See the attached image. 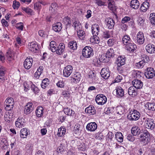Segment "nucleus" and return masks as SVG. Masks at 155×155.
Masks as SVG:
<instances>
[{
	"label": "nucleus",
	"instance_id": "3c124183",
	"mask_svg": "<svg viewBox=\"0 0 155 155\" xmlns=\"http://www.w3.org/2000/svg\"><path fill=\"white\" fill-rule=\"evenodd\" d=\"M150 20L152 24L155 25V13H153L150 14Z\"/></svg>",
	"mask_w": 155,
	"mask_h": 155
},
{
	"label": "nucleus",
	"instance_id": "393cba45",
	"mask_svg": "<svg viewBox=\"0 0 155 155\" xmlns=\"http://www.w3.org/2000/svg\"><path fill=\"white\" fill-rule=\"evenodd\" d=\"M140 4L137 0H132L131 1L130 6L131 8L134 9H137Z\"/></svg>",
	"mask_w": 155,
	"mask_h": 155
},
{
	"label": "nucleus",
	"instance_id": "37998d69",
	"mask_svg": "<svg viewBox=\"0 0 155 155\" xmlns=\"http://www.w3.org/2000/svg\"><path fill=\"white\" fill-rule=\"evenodd\" d=\"M64 111L65 114L68 115L73 116L74 115L75 112L72 109L68 108H66L64 109Z\"/></svg>",
	"mask_w": 155,
	"mask_h": 155
},
{
	"label": "nucleus",
	"instance_id": "ddd939ff",
	"mask_svg": "<svg viewBox=\"0 0 155 155\" xmlns=\"http://www.w3.org/2000/svg\"><path fill=\"white\" fill-rule=\"evenodd\" d=\"M97 125L96 123L91 122L88 123L86 127L87 130L90 131H94L97 128Z\"/></svg>",
	"mask_w": 155,
	"mask_h": 155
},
{
	"label": "nucleus",
	"instance_id": "ea45409f",
	"mask_svg": "<svg viewBox=\"0 0 155 155\" xmlns=\"http://www.w3.org/2000/svg\"><path fill=\"white\" fill-rule=\"evenodd\" d=\"M49 81L47 78L43 79L41 84V86L42 88L45 89L49 85Z\"/></svg>",
	"mask_w": 155,
	"mask_h": 155
},
{
	"label": "nucleus",
	"instance_id": "e2e57ef3",
	"mask_svg": "<svg viewBox=\"0 0 155 155\" xmlns=\"http://www.w3.org/2000/svg\"><path fill=\"white\" fill-rule=\"evenodd\" d=\"M20 5V4L19 2H17L16 1H13L12 7L14 9H18Z\"/></svg>",
	"mask_w": 155,
	"mask_h": 155
},
{
	"label": "nucleus",
	"instance_id": "4be33fe9",
	"mask_svg": "<svg viewBox=\"0 0 155 155\" xmlns=\"http://www.w3.org/2000/svg\"><path fill=\"white\" fill-rule=\"evenodd\" d=\"M62 28V25L60 22H57L52 25L53 30L56 32L60 31Z\"/></svg>",
	"mask_w": 155,
	"mask_h": 155
},
{
	"label": "nucleus",
	"instance_id": "bb28decb",
	"mask_svg": "<svg viewBox=\"0 0 155 155\" xmlns=\"http://www.w3.org/2000/svg\"><path fill=\"white\" fill-rule=\"evenodd\" d=\"M72 25L74 27L75 30L76 31L79 30L82 28L81 23L78 19L74 21Z\"/></svg>",
	"mask_w": 155,
	"mask_h": 155
},
{
	"label": "nucleus",
	"instance_id": "338daca9",
	"mask_svg": "<svg viewBox=\"0 0 155 155\" xmlns=\"http://www.w3.org/2000/svg\"><path fill=\"white\" fill-rule=\"evenodd\" d=\"M130 20V18L128 16H125L122 18L121 22L122 24H124Z\"/></svg>",
	"mask_w": 155,
	"mask_h": 155
},
{
	"label": "nucleus",
	"instance_id": "a211bd4d",
	"mask_svg": "<svg viewBox=\"0 0 155 155\" xmlns=\"http://www.w3.org/2000/svg\"><path fill=\"white\" fill-rule=\"evenodd\" d=\"M147 51L151 54L155 53V46L151 44H148L146 46Z\"/></svg>",
	"mask_w": 155,
	"mask_h": 155
},
{
	"label": "nucleus",
	"instance_id": "864d4df0",
	"mask_svg": "<svg viewBox=\"0 0 155 155\" xmlns=\"http://www.w3.org/2000/svg\"><path fill=\"white\" fill-rule=\"evenodd\" d=\"M81 130L80 125L79 124H77L75 125L74 127V131L76 134L79 133Z\"/></svg>",
	"mask_w": 155,
	"mask_h": 155
},
{
	"label": "nucleus",
	"instance_id": "49530a36",
	"mask_svg": "<svg viewBox=\"0 0 155 155\" xmlns=\"http://www.w3.org/2000/svg\"><path fill=\"white\" fill-rule=\"evenodd\" d=\"M125 112L124 108L122 106H118L116 108V112L120 115L123 114Z\"/></svg>",
	"mask_w": 155,
	"mask_h": 155
},
{
	"label": "nucleus",
	"instance_id": "e433bc0d",
	"mask_svg": "<svg viewBox=\"0 0 155 155\" xmlns=\"http://www.w3.org/2000/svg\"><path fill=\"white\" fill-rule=\"evenodd\" d=\"M68 47L70 49L74 50L77 49V45L75 41H72L69 42L68 44Z\"/></svg>",
	"mask_w": 155,
	"mask_h": 155
},
{
	"label": "nucleus",
	"instance_id": "5701e85b",
	"mask_svg": "<svg viewBox=\"0 0 155 155\" xmlns=\"http://www.w3.org/2000/svg\"><path fill=\"white\" fill-rule=\"evenodd\" d=\"M126 48L127 51L130 52H133L137 48V46L135 44L131 42L126 45Z\"/></svg>",
	"mask_w": 155,
	"mask_h": 155
},
{
	"label": "nucleus",
	"instance_id": "a878e982",
	"mask_svg": "<svg viewBox=\"0 0 155 155\" xmlns=\"http://www.w3.org/2000/svg\"><path fill=\"white\" fill-rule=\"evenodd\" d=\"M149 4L148 2L146 1L143 2L141 5L140 7V10L141 11L145 12L149 8Z\"/></svg>",
	"mask_w": 155,
	"mask_h": 155
},
{
	"label": "nucleus",
	"instance_id": "dca6fc26",
	"mask_svg": "<svg viewBox=\"0 0 155 155\" xmlns=\"http://www.w3.org/2000/svg\"><path fill=\"white\" fill-rule=\"evenodd\" d=\"M4 116L5 120L9 122L10 121L13 115V113L12 110H6Z\"/></svg>",
	"mask_w": 155,
	"mask_h": 155
},
{
	"label": "nucleus",
	"instance_id": "c03bdc74",
	"mask_svg": "<svg viewBox=\"0 0 155 155\" xmlns=\"http://www.w3.org/2000/svg\"><path fill=\"white\" fill-rule=\"evenodd\" d=\"M108 7L111 10L114 11L116 9V7L114 5V2L112 0L108 1Z\"/></svg>",
	"mask_w": 155,
	"mask_h": 155
},
{
	"label": "nucleus",
	"instance_id": "4d7b16f0",
	"mask_svg": "<svg viewBox=\"0 0 155 155\" xmlns=\"http://www.w3.org/2000/svg\"><path fill=\"white\" fill-rule=\"evenodd\" d=\"M145 65L143 61H140L139 62L136 63V66L138 68H142Z\"/></svg>",
	"mask_w": 155,
	"mask_h": 155
},
{
	"label": "nucleus",
	"instance_id": "f257e3e1",
	"mask_svg": "<svg viewBox=\"0 0 155 155\" xmlns=\"http://www.w3.org/2000/svg\"><path fill=\"white\" fill-rule=\"evenodd\" d=\"M150 140V136L149 133L147 130H144L143 133L140 135V141L143 145L148 144Z\"/></svg>",
	"mask_w": 155,
	"mask_h": 155
},
{
	"label": "nucleus",
	"instance_id": "f03ea898",
	"mask_svg": "<svg viewBox=\"0 0 155 155\" xmlns=\"http://www.w3.org/2000/svg\"><path fill=\"white\" fill-rule=\"evenodd\" d=\"M140 117V114L139 112L134 110L130 111L127 115V118L130 120H137Z\"/></svg>",
	"mask_w": 155,
	"mask_h": 155
},
{
	"label": "nucleus",
	"instance_id": "9b49d317",
	"mask_svg": "<svg viewBox=\"0 0 155 155\" xmlns=\"http://www.w3.org/2000/svg\"><path fill=\"white\" fill-rule=\"evenodd\" d=\"M32 58L30 57H27L25 60L24 63V66L25 68L27 69H29L32 65Z\"/></svg>",
	"mask_w": 155,
	"mask_h": 155
},
{
	"label": "nucleus",
	"instance_id": "79ce46f5",
	"mask_svg": "<svg viewBox=\"0 0 155 155\" xmlns=\"http://www.w3.org/2000/svg\"><path fill=\"white\" fill-rule=\"evenodd\" d=\"M57 8H58L57 4L55 3H52L49 7V10L51 13L54 14L55 12H56Z\"/></svg>",
	"mask_w": 155,
	"mask_h": 155
},
{
	"label": "nucleus",
	"instance_id": "a18cd8bd",
	"mask_svg": "<svg viewBox=\"0 0 155 155\" xmlns=\"http://www.w3.org/2000/svg\"><path fill=\"white\" fill-rule=\"evenodd\" d=\"M115 137L117 140L119 142H122L123 140V136L120 132H117L115 135Z\"/></svg>",
	"mask_w": 155,
	"mask_h": 155
},
{
	"label": "nucleus",
	"instance_id": "bf43d9fd",
	"mask_svg": "<svg viewBox=\"0 0 155 155\" xmlns=\"http://www.w3.org/2000/svg\"><path fill=\"white\" fill-rule=\"evenodd\" d=\"M77 31V33L78 37L80 38H81V37L83 38V36L85 34L84 31L81 30V29H80L79 30H78L76 31Z\"/></svg>",
	"mask_w": 155,
	"mask_h": 155
},
{
	"label": "nucleus",
	"instance_id": "680f3d73",
	"mask_svg": "<svg viewBox=\"0 0 155 155\" xmlns=\"http://www.w3.org/2000/svg\"><path fill=\"white\" fill-rule=\"evenodd\" d=\"M145 20L141 17H139L137 20L138 24L140 26H143L144 24Z\"/></svg>",
	"mask_w": 155,
	"mask_h": 155
},
{
	"label": "nucleus",
	"instance_id": "39448f33",
	"mask_svg": "<svg viewBox=\"0 0 155 155\" xmlns=\"http://www.w3.org/2000/svg\"><path fill=\"white\" fill-rule=\"evenodd\" d=\"M95 101L99 105H102L105 104L107 101L106 97L103 94H98L95 98Z\"/></svg>",
	"mask_w": 155,
	"mask_h": 155
},
{
	"label": "nucleus",
	"instance_id": "0eeeda50",
	"mask_svg": "<svg viewBox=\"0 0 155 155\" xmlns=\"http://www.w3.org/2000/svg\"><path fill=\"white\" fill-rule=\"evenodd\" d=\"M116 63L117 64V70L118 71L120 70V71H120V72H122V69L120 67L125 64V58L121 56L118 57L117 59Z\"/></svg>",
	"mask_w": 155,
	"mask_h": 155
},
{
	"label": "nucleus",
	"instance_id": "72a5a7b5",
	"mask_svg": "<svg viewBox=\"0 0 155 155\" xmlns=\"http://www.w3.org/2000/svg\"><path fill=\"white\" fill-rule=\"evenodd\" d=\"M140 130L138 126L134 127L131 130V133L134 136L139 135L140 133Z\"/></svg>",
	"mask_w": 155,
	"mask_h": 155
},
{
	"label": "nucleus",
	"instance_id": "7c9ffc66",
	"mask_svg": "<svg viewBox=\"0 0 155 155\" xmlns=\"http://www.w3.org/2000/svg\"><path fill=\"white\" fill-rule=\"evenodd\" d=\"M131 40L130 36L128 35H125L123 36L122 38V41L123 44L126 45L130 43Z\"/></svg>",
	"mask_w": 155,
	"mask_h": 155
},
{
	"label": "nucleus",
	"instance_id": "f704fd0d",
	"mask_svg": "<svg viewBox=\"0 0 155 155\" xmlns=\"http://www.w3.org/2000/svg\"><path fill=\"white\" fill-rule=\"evenodd\" d=\"M81 76L78 73H76L73 75L72 79L74 83H78L80 80Z\"/></svg>",
	"mask_w": 155,
	"mask_h": 155
},
{
	"label": "nucleus",
	"instance_id": "a19ab883",
	"mask_svg": "<svg viewBox=\"0 0 155 155\" xmlns=\"http://www.w3.org/2000/svg\"><path fill=\"white\" fill-rule=\"evenodd\" d=\"M43 67L42 66H40L38 68L35 74V77L38 79L39 78L41 74L42 71L43 69Z\"/></svg>",
	"mask_w": 155,
	"mask_h": 155
},
{
	"label": "nucleus",
	"instance_id": "aec40b11",
	"mask_svg": "<svg viewBox=\"0 0 155 155\" xmlns=\"http://www.w3.org/2000/svg\"><path fill=\"white\" fill-rule=\"evenodd\" d=\"M85 111V112L88 114L89 115H94L96 113V110L92 105L89 106L86 108Z\"/></svg>",
	"mask_w": 155,
	"mask_h": 155
},
{
	"label": "nucleus",
	"instance_id": "f3484780",
	"mask_svg": "<svg viewBox=\"0 0 155 155\" xmlns=\"http://www.w3.org/2000/svg\"><path fill=\"white\" fill-rule=\"evenodd\" d=\"M132 84L137 89H140L142 88L143 86V83L140 80L138 79L134 80Z\"/></svg>",
	"mask_w": 155,
	"mask_h": 155
},
{
	"label": "nucleus",
	"instance_id": "4468645a",
	"mask_svg": "<svg viewBox=\"0 0 155 155\" xmlns=\"http://www.w3.org/2000/svg\"><path fill=\"white\" fill-rule=\"evenodd\" d=\"M33 104L32 103L29 102L25 106L24 113L28 114L31 113L33 110Z\"/></svg>",
	"mask_w": 155,
	"mask_h": 155
},
{
	"label": "nucleus",
	"instance_id": "6ab92c4d",
	"mask_svg": "<svg viewBox=\"0 0 155 155\" xmlns=\"http://www.w3.org/2000/svg\"><path fill=\"white\" fill-rule=\"evenodd\" d=\"M30 134V130L25 128L21 129L20 132V137L23 138H26Z\"/></svg>",
	"mask_w": 155,
	"mask_h": 155
},
{
	"label": "nucleus",
	"instance_id": "5fc2aeb1",
	"mask_svg": "<svg viewBox=\"0 0 155 155\" xmlns=\"http://www.w3.org/2000/svg\"><path fill=\"white\" fill-rule=\"evenodd\" d=\"M4 75V73L3 69L0 68V82H2L4 81L5 80L3 77Z\"/></svg>",
	"mask_w": 155,
	"mask_h": 155
},
{
	"label": "nucleus",
	"instance_id": "473e14b6",
	"mask_svg": "<svg viewBox=\"0 0 155 155\" xmlns=\"http://www.w3.org/2000/svg\"><path fill=\"white\" fill-rule=\"evenodd\" d=\"M66 132V129L64 127H61L58 129V132L57 135L58 137H62L65 134Z\"/></svg>",
	"mask_w": 155,
	"mask_h": 155
},
{
	"label": "nucleus",
	"instance_id": "6e6d98bb",
	"mask_svg": "<svg viewBox=\"0 0 155 155\" xmlns=\"http://www.w3.org/2000/svg\"><path fill=\"white\" fill-rule=\"evenodd\" d=\"M34 9L35 10H38L39 11H40L41 8V5L40 4V3L39 2H37L34 4Z\"/></svg>",
	"mask_w": 155,
	"mask_h": 155
},
{
	"label": "nucleus",
	"instance_id": "774afa93",
	"mask_svg": "<svg viewBox=\"0 0 155 155\" xmlns=\"http://www.w3.org/2000/svg\"><path fill=\"white\" fill-rule=\"evenodd\" d=\"M15 124L17 127H19V128H22L24 124V122L16 121Z\"/></svg>",
	"mask_w": 155,
	"mask_h": 155
},
{
	"label": "nucleus",
	"instance_id": "20e7f679",
	"mask_svg": "<svg viewBox=\"0 0 155 155\" xmlns=\"http://www.w3.org/2000/svg\"><path fill=\"white\" fill-rule=\"evenodd\" d=\"M4 107L6 110H12L14 105V100L12 97L7 98L4 102Z\"/></svg>",
	"mask_w": 155,
	"mask_h": 155
},
{
	"label": "nucleus",
	"instance_id": "cd10ccee",
	"mask_svg": "<svg viewBox=\"0 0 155 155\" xmlns=\"http://www.w3.org/2000/svg\"><path fill=\"white\" fill-rule=\"evenodd\" d=\"M128 93L129 95L132 97H134L137 94V90H135L134 87H130L128 90Z\"/></svg>",
	"mask_w": 155,
	"mask_h": 155
},
{
	"label": "nucleus",
	"instance_id": "b1692460",
	"mask_svg": "<svg viewBox=\"0 0 155 155\" xmlns=\"http://www.w3.org/2000/svg\"><path fill=\"white\" fill-rule=\"evenodd\" d=\"M115 90H116L117 96V97H122L124 95V91L121 87H118L116 88Z\"/></svg>",
	"mask_w": 155,
	"mask_h": 155
},
{
	"label": "nucleus",
	"instance_id": "6e6552de",
	"mask_svg": "<svg viewBox=\"0 0 155 155\" xmlns=\"http://www.w3.org/2000/svg\"><path fill=\"white\" fill-rule=\"evenodd\" d=\"M145 75L147 78H152L155 75V71L152 68H148L145 72Z\"/></svg>",
	"mask_w": 155,
	"mask_h": 155
},
{
	"label": "nucleus",
	"instance_id": "c756f323",
	"mask_svg": "<svg viewBox=\"0 0 155 155\" xmlns=\"http://www.w3.org/2000/svg\"><path fill=\"white\" fill-rule=\"evenodd\" d=\"M29 49L32 52H35L37 50L38 47L37 45L34 42H31L28 44Z\"/></svg>",
	"mask_w": 155,
	"mask_h": 155
},
{
	"label": "nucleus",
	"instance_id": "f8f14e48",
	"mask_svg": "<svg viewBox=\"0 0 155 155\" xmlns=\"http://www.w3.org/2000/svg\"><path fill=\"white\" fill-rule=\"evenodd\" d=\"M101 74L102 78L107 79L110 77V72L108 68H104L101 70Z\"/></svg>",
	"mask_w": 155,
	"mask_h": 155
},
{
	"label": "nucleus",
	"instance_id": "8fccbe9b",
	"mask_svg": "<svg viewBox=\"0 0 155 155\" xmlns=\"http://www.w3.org/2000/svg\"><path fill=\"white\" fill-rule=\"evenodd\" d=\"M89 78L92 82H95L97 79L96 74L93 72H91L89 75Z\"/></svg>",
	"mask_w": 155,
	"mask_h": 155
},
{
	"label": "nucleus",
	"instance_id": "603ef678",
	"mask_svg": "<svg viewBox=\"0 0 155 155\" xmlns=\"http://www.w3.org/2000/svg\"><path fill=\"white\" fill-rule=\"evenodd\" d=\"M116 40L114 38H110L107 41V44L109 46H112L116 43Z\"/></svg>",
	"mask_w": 155,
	"mask_h": 155
},
{
	"label": "nucleus",
	"instance_id": "9d476101",
	"mask_svg": "<svg viewBox=\"0 0 155 155\" xmlns=\"http://www.w3.org/2000/svg\"><path fill=\"white\" fill-rule=\"evenodd\" d=\"M137 43L141 45L144 43L145 38L143 33L142 32L140 31L137 33Z\"/></svg>",
	"mask_w": 155,
	"mask_h": 155
},
{
	"label": "nucleus",
	"instance_id": "2f4dec72",
	"mask_svg": "<svg viewBox=\"0 0 155 155\" xmlns=\"http://www.w3.org/2000/svg\"><path fill=\"white\" fill-rule=\"evenodd\" d=\"M43 114V108L41 106H39L37 107L36 110V114L38 117H41Z\"/></svg>",
	"mask_w": 155,
	"mask_h": 155
},
{
	"label": "nucleus",
	"instance_id": "c85d7f7f",
	"mask_svg": "<svg viewBox=\"0 0 155 155\" xmlns=\"http://www.w3.org/2000/svg\"><path fill=\"white\" fill-rule=\"evenodd\" d=\"M65 45L63 43H60L57 49L56 53L58 55L61 54L64 51Z\"/></svg>",
	"mask_w": 155,
	"mask_h": 155
},
{
	"label": "nucleus",
	"instance_id": "4c0bfd02",
	"mask_svg": "<svg viewBox=\"0 0 155 155\" xmlns=\"http://www.w3.org/2000/svg\"><path fill=\"white\" fill-rule=\"evenodd\" d=\"M115 55L114 51L112 48L108 49L106 53V58H113Z\"/></svg>",
	"mask_w": 155,
	"mask_h": 155
},
{
	"label": "nucleus",
	"instance_id": "58836bf2",
	"mask_svg": "<svg viewBox=\"0 0 155 155\" xmlns=\"http://www.w3.org/2000/svg\"><path fill=\"white\" fill-rule=\"evenodd\" d=\"M90 42L93 44H98L100 42V39L97 36H94L91 37L90 39Z\"/></svg>",
	"mask_w": 155,
	"mask_h": 155
},
{
	"label": "nucleus",
	"instance_id": "de8ad7c7",
	"mask_svg": "<svg viewBox=\"0 0 155 155\" xmlns=\"http://www.w3.org/2000/svg\"><path fill=\"white\" fill-rule=\"evenodd\" d=\"M146 107L149 110H155V103H148L147 104Z\"/></svg>",
	"mask_w": 155,
	"mask_h": 155
},
{
	"label": "nucleus",
	"instance_id": "1a4fd4ad",
	"mask_svg": "<svg viewBox=\"0 0 155 155\" xmlns=\"http://www.w3.org/2000/svg\"><path fill=\"white\" fill-rule=\"evenodd\" d=\"M73 69L71 65H68L65 67L63 70V75L66 77H68L70 76L72 72Z\"/></svg>",
	"mask_w": 155,
	"mask_h": 155
},
{
	"label": "nucleus",
	"instance_id": "2eb2a0df",
	"mask_svg": "<svg viewBox=\"0 0 155 155\" xmlns=\"http://www.w3.org/2000/svg\"><path fill=\"white\" fill-rule=\"evenodd\" d=\"M107 27L109 29L113 28L115 25V22L114 20L110 18H107L105 20Z\"/></svg>",
	"mask_w": 155,
	"mask_h": 155
},
{
	"label": "nucleus",
	"instance_id": "052dcab7",
	"mask_svg": "<svg viewBox=\"0 0 155 155\" xmlns=\"http://www.w3.org/2000/svg\"><path fill=\"white\" fill-rule=\"evenodd\" d=\"M22 10L28 14H31L33 10L29 7H22Z\"/></svg>",
	"mask_w": 155,
	"mask_h": 155
},
{
	"label": "nucleus",
	"instance_id": "09e8293b",
	"mask_svg": "<svg viewBox=\"0 0 155 155\" xmlns=\"http://www.w3.org/2000/svg\"><path fill=\"white\" fill-rule=\"evenodd\" d=\"M31 85L30 82H24L23 85L25 91H27L30 89V87L31 88Z\"/></svg>",
	"mask_w": 155,
	"mask_h": 155
},
{
	"label": "nucleus",
	"instance_id": "412c9836",
	"mask_svg": "<svg viewBox=\"0 0 155 155\" xmlns=\"http://www.w3.org/2000/svg\"><path fill=\"white\" fill-rule=\"evenodd\" d=\"M92 32L94 36H97L100 31L99 26L97 24H94L92 26Z\"/></svg>",
	"mask_w": 155,
	"mask_h": 155
},
{
	"label": "nucleus",
	"instance_id": "69168bd1",
	"mask_svg": "<svg viewBox=\"0 0 155 155\" xmlns=\"http://www.w3.org/2000/svg\"><path fill=\"white\" fill-rule=\"evenodd\" d=\"M103 37L106 38H107L110 37L109 31H106L104 32L103 34Z\"/></svg>",
	"mask_w": 155,
	"mask_h": 155
},
{
	"label": "nucleus",
	"instance_id": "13d9d810",
	"mask_svg": "<svg viewBox=\"0 0 155 155\" xmlns=\"http://www.w3.org/2000/svg\"><path fill=\"white\" fill-rule=\"evenodd\" d=\"M31 89L35 94H37L39 92V89L34 84H32L31 85Z\"/></svg>",
	"mask_w": 155,
	"mask_h": 155
},
{
	"label": "nucleus",
	"instance_id": "0e129e2a",
	"mask_svg": "<svg viewBox=\"0 0 155 155\" xmlns=\"http://www.w3.org/2000/svg\"><path fill=\"white\" fill-rule=\"evenodd\" d=\"M24 26L23 23L22 22H20L17 24L16 28L18 30L22 31L23 30Z\"/></svg>",
	"mask_w": 155,
	"mask_h": 155
},
{
	"label": "nucleus",
	"instance_id": "423d86ee",
	"mask_svg": "<svg viewBox=\"0 0 155 155\" xmlns=\"http://www.w3.org/2000/svg\"><path fill=\"white\" fill-rule=\"evenodd\" d=\"M144 126L148 129H153L155 126L153 120L148 118H146L144 121Z\"/></svg>",
	"mask_w": 155,
	"mask_h": 155
},
{
	"label": "nucleus",
	"instance_id": "c9c22d12",
	"mask_svg": "<svg viewBox=\"0 0 155 155\" xmlns=\"http://www.w3.org/2000/svg\"><path fill=\"white\" fill-rule=\"evenodd\" d=\"M143 74L142 72L137 70H134L132 71V75L136 78H140Z\"/></svg>",
	"mask_w": 155,
	"mask_h": 155
},
{
	"label": "nucleus",
	"instance_id": "7ed1b4c3",
	"mask_svg": "<svg viewBox=\"0 0 155 155\" xmlns=\"http://www.w3.org/2000/svg\"><path fill=\"white\" fill-rule=\"evenodd\" d=\"M82 55L86 58H89L94 54L93 50L91 47L87 46L84 47L82 51Z\"/></svg>",
	"mask_w": 155,
	"mask_h": 155
}]
</instances>
